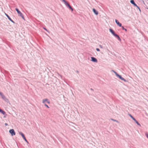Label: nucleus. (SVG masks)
Masks as SVG:
<instances>
[{
    "label": "nucleus",
    "instance_id": "1",
    "mask_svg": "<svg viewBox=\"0 0 148 148\" xmlns=\"http://www.w3.org/2000/svg\"><path fill=\"white\" fill-rule=\"evenodd\" d=\"M0 95L1 96L2 98L4 101L7 103H9V101L8 99L6 98L4 95L2 93L0 92Z\"/></svg>",
    "mask_w": 148,
    "mask_h": 148
},
{
    "label": "nucleus",
    "instance_id": "2",
    "mask_svg": "<svg viewBox=\"0 0 148 148\" xmlns=\"http://www.w3.org/2000/svg\"><path fill=\"white\" fill-rule=\"evenodd\" d=\"M15 10L17 12L18 16L21 17L23 19H24V16L23 14L17 8H16Z\"/></svg>",
    "mask_w": 148,
    "mask_h": 148
},
{
    "label": "nucleus",
    "instance_id": "3",
    "mask_svg": "<svg viewBox=\"0 0 148 148\" xmlns=\"http://www.w3.org/2000/svg\"><path fill=\"white\" fill-rule=\"evenodd\" d=\"M128 115L130 116L132 119L135 121L136 123L140 126H141L140 124L130 114H128Z\"/></svg>",
    "mask_w": 148,
    "mask_h": 148
},
{
    "label": "nucleus",
    "instance_id": "4",
    "mask_svg": "<svg viewBox=\"0 0 148 148\" xmlns=\"http://www.w3.org/2000/svg\"><path fill=\"white\" fill-rule=\"evenodd\" d=\"M19 134L21 135V136H22V137L23 138V139H24V140L28 143V141H27V139H26L24 134H23L22 133V132H19Z\"/></svg>",
    "mask_w": 148,
    "mask_h": 148
},
{
    "label": "nucleus",
    "instance_id": "5",
    "mask_svg": "<svg viewBox=\"0 0 148 148\" xmlns=\"http://www.w3.org/2000/svg\"><path fill=\"white\" fill-rule=\"evenodd\" d=\"M9 132L12 136H13L15 135V132L13 129L10 130Z\"/></svg>",
    "mask_w": 148,
    "mask_h": 148
},
{
    "label": "nucleus",
    "instance_id": "6",
    "mask_svg": "<svg viewBox=\"0 0 148 148\" xmlns=\"http://www.w3.org/2000/svg\"><path fill=\"white\" fill-rule=\"evenodd\" d=\"M91 61L93 62L97 63V59L95 57H91Z\"/></svg>",
    "mask_w": 148,
    "mask_h": 148
},
{
    "label": "nucleus",
    "instance_id": "7",
    "mask_svg": "<svg viewBox=\"0 0 148 148\" xmlns=\"http://www.w3.org/2000/svg\"><path fill=\"white\" fill-rule=\"evenodd\" d=\"M110 32L115 36L117 34H115L114 31L111 28L109 29Z\"/></svg>",
    "mask_w": 148,
    "mask_h": 148
},
{
    "label": "nucleus",
    "instance_id": "8",
    "mask_svg": "<svg viewBox=\"0 0 148 148\" xmlns=\"http://www.w3.org/2000/svg\"><path fill=\"white\" fill-rule=\"evenodd\" d=\"M5 14L8 17V19L10 20L12 22L14 23H15V22L11 19V18L10 17L8 16V14L5 13Z\"/></svg>",
    "mask_w": 148,
    "mask_h": 148
},
{
    "label": "nucleus",
    "instance_id": "9",
    "mask_svg": "<svg viewBox=\"0 0 148 148\" xmlns=\"http://www.w3.org/2000/svg\"><path fill=\"white\" fill-rule=\"evenodd\" d=\"M115 21L117 25L120 27H122V24L120 23L116 19L115 20Z\"/></svg>",
    "mask_w": 148,
    "mask_h": 148
},
{
    "label": "nucleus",
    "instance_id": "10",
    "mask_svg": "<svg viewBox=\"0 0 148 148\" xmlns=\"http://www.w3.org/2000/svg\"><path fill=\"white\" fill-rule=\"evenodd\" d=\"M66 6H68L69 8L71 10L73 11V9L72 8L70 5L67 3H66V4H65Z\"/></svg>",
    "mask_w": 148,
    "mask_h": 148
},
{
    "label": "nucleus",
    "instance_id": "11",
    "mask_svg": "<svg viewBox=\"0 0 148 148\" xmlns=\"http://www.w3.org/2000/svg\"><path fill=\"white\" fill-rule=\"evenodd\" d=\"M45 101L47 102L49 104L50 103V101H49L47 99H43L42 102V103H45Z\"/></svg>",
    "mask_w": 148,
    "mask_h": 148
},
{
    "label": "nucleus",
    "instance_id": "12",
    "mask_svg": "<svg viewBox=\"0 0 148 148\" xmlns=\"http://www.w3.org/2000/svg\"><path fill=\"white\" fill-rule=\"evenodd\" d=\"M130 3L134 6L135 7L137 6V5L135 3L134 0H131L130 1Z\"/></svg>",
    "mask_w": 148,
    "mask_h": 148
},
{
    "label": "nucleus",
    "instance_id": "13",
    "mask_svg": "<svg viewBox=\"0 0 148 148\" xmlns=\"http://www.w3.org/2000/svg\"><path fill=\"white\" fill-rule=\"evenodd\" d=\"M92 11L95 14L97 15L98 14V11H97L95 9L93 8Z\"/></svg>",
    "mask_w": 148,
    "mask_h": 148
},
{
    "label": "nucleus",
    "instance_id": "14",
    "mask_svg": "<svg viewBox=\"0 0 148 148\" xmlns=\"http://www.w3.org/2000/svg\"><path fill=\"white\" fill-rule=\"evenodd\" d=\"M0 112L3 115H4L5 114V112L0 108Z\"/></svg>",
    "mask_w": 148,
    "mask_h": 148
},
{
    "label": "nucleus",
    "instance_id": "15",
    "mask_svg": "<svg viewBox=\"0 0 148 148\" xmlns=\"http://www.w3.org/2000/svg\"><path fill=\"white\" fill-rule=\"evenodd\" d=\"M115 36L120 41H121V39H120L119 36L117 34H116Z\"/></svg>",
    "mask_w": 148,
    "mask_h": 148
},
{
    "label": "nucleus",
    "instance_id": "16",
    "mask_svg": "<svg viewBox=\"0 0 148 148\" xmlns=\"http://www.w3.org/2000/svg\"><path fill=\"white\" fill-rule=\"evenodd\" d=\"M110 119L111 120L114 121L116 122L117 123H119V122L117 120H115V119Z\"/></svg>",
    "mask_w": 148,
    "mask_h": 148
},
{
    "label": "nucleus",
    "instance_id": "17",
    "mask_svg": "<svg viewBox=\"0 0 148 148\" xmlns=\"http://www.w3.org/2000/svg\"><path fill=\"white\" fill-rule=\"evenodd\" d=\"M119 79H121V80L122 79V78L123 77H122L121 76V75H119L118 76H117Z\"/></svg>",
    "mask_w": 148,
    "mask_h": 148
},
{
    "label": "nucleus",
    "instance_id": "18",
    "mask_svg": "<svg viewBox=\"0 0 148 148\" xmlns=\"http://www.w3.org/2000/svg\"><path fill=\"white\" fill-rule=\"evenodd\" d=\"M122 27V29H123V30H125V31H127V29H125V28H124V27L123 26H122V27Z\"/></svg>",
    "mask_w": 148,
    "mask_h": 148
},
{
    "label": "nucleus",
    "instance_id": "19",
    "mask_svg": "<svg viewBox=\"0 0 148 148\" xmlns=\"http://www.w3.org/2000/svg\"><path fill=\"white\" fill-rule=\"evenodd\" d=\"M145 135L147 138H148V134L147 132H146L145 133Z\"/></svg>",
    "mask_w": 148,
    "mask_h": 148
},
{
    "label": "nucleus",
    "instance_id": "20",
    "mask_svg": "<svg viewBox=\"0 0 148 148\" xmlns=\"http://www.w3.org/2000/svg\"><path fill=\"white\" fill-rule=\"evenodd\" d=\"M121 80H123L125 82H127V81L125 79H124L123 78H122Z\"/></svg>",
    "mask_w": 148,
    "mask_h": 148
},
{
    "label": "nucleus",
    "instance_id": "21",
    "mask_svg": "<svg viewBox=\"0 0 148 148\" xmlns=\"http://www.w3.org/2000/svg\"><path fill=\"white\" fill-rule=\"evenodd\" d=\"M44 105H45V106H46L47 108H49V107L47 104H46L45 103H44Z\"/></svg>",
    "mask_w": 148,
    "mask_h": 148
},
{
    "label": "nucleus",
    "instance_id": "22",
    "mask_svg": "<svg viewBox=\"0 0 148 148\" xmlns=\"http://www.w3.org/2000/svg\"><path fill=\"white\" fill-rule=\"evenodd\" d=\"M62 1L64 2V3L65 4L67 3V2L65 0H62Z\"/></svg>",
    "mask_w": 148,
    "mask_h": 148
},
{
    "label": "nucleus",
    "instance_id": "23",
    "mask_svg": "<svg viewBox=\"0 0 148 148\" xmlns=\"http://www.w3.org/2000/svg\"><path fill=\"white\" fill-rule=\"evenodd\" d=\"M136 7H137V8L140 11H141L140 8L137 5V6H136Z\"/></svg>",
    "mask_w": 148,
    "mask_h": 148
},
{
    "label": "nucleus",
    "instance_id": "24",
    "mask_svg": "<svg viewBox=\"0 0 148 148\" xmlns=\"http://www.w3.org/2000/svg\"><path fill=\"white\" fill-rule=\"evenodd\" d=\"M115 74L117 76V77L118 76V75H119L116 72L115 73Z\"/></svg>",
    "mask_w": 148,
    "mask_h": 148
},
{
    "label": "nucleus",
    "instance_id": "25",
    "mask_svg": "<svg viewBox=\"0 0 148 148\" xmlns=\"http://www.w3.org/2000/svg\"><path fill=\"white\" fill-rule=\"evenodd\" d=\"M96 50L97 51H100V49L99 48H97L96 49Z\"/></svg>",
    "mask_w": 148,
    "mask_h": 148
},
{
    "label": "nucleus",
    "instance_id": "26",
    "mask_svg": "<svg viewBox=\"0 0 148 148\" xmlns=\"http://www.w3.org/2000/svg\"><path fill=\"white\" fill-rule=\"evenodd\" d=\"M43 29H44L45 30H46V31H47V32H48V31H47V29L46 28H44H44H43Z\"/></svg>",
    "mask_w": 148,
    "mask_h": 148
},
{
    "label": "nucleus",
    "instance_id": "27",
    "mask_svg": "<svg viewBox=\"0 0 148 148\" xmlns=\"http://www.w3.org/2000/svg\"><path fill=\"white\" fill-rule=\"evenodd\" d=\"M112 71H113L114 73H115L116 72L113 70H112Z\"/></svg>",
    "mask_w": 148,
    "mask_h": 148
},
{
    "label": "nucleus",
    "instance_id": "28",
    "mask_svg": "<svg viewBox=\"0 0 148 148\" xmlns=\"http://www.w3.org/2000/svg\"><path fill=\"white\" fill-rule=\"evenodd\" d=\"M5 126H7L8 125V124L7 123H5Z\"/></svg>",
    "mask_w": 148,
    "mask_h": 148
},
{
    "label": "nucleus",
    "instance_id": "29",
    "mask_svg": "<svg viewBox=\"0 0 148 148\" xmlns=\"http://www.w3.org/2000/svg\"><path fill=\"white\" fill-rule=\"evenodd\" d=\"M100 47L101 48H102V46L101 45H100Z\"/></svg>",
    "mask_w": 148,
    "mask_h": 148
},
{
    "label": "nucleus",
    "instance_id": "30",
    "mask_svg": "<svg viewBox=\"0 0 148 148\" xmlns=\"http://www.w3.org/2000/svg\"><path fill=\"white\" fill-rule=\"evenodd\" d=\"M90 90H93L91 88H90Z\"/></svg>",
    "mask_w": 148,
    "mask_h": 148
},
{
    "label": "nucleus",
    "instance_id": "31",
    "mask_svg": "<svg viewBox=\"0 0 148 148\" xmlns=\"http://www.w3.org/2000/svg\"><path fill=\"white\" fill-rule=\"evenodd\" d=\"M77 73H79V71H77Z\"/></svg>",
    "mask_w": 148,
    "mask_h": 148
}]
</instances>
